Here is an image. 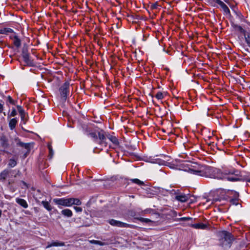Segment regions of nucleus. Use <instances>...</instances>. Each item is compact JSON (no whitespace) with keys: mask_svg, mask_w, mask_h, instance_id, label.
<instances>
[{"mask_svg":"<svg viewBox=\"0 0 250 250\" xmlns=\"http://www.w3.org/2000/svg\"><path fill=\"white\" fill-rule=\"evenodd\" d=\"M87 135L89 136L93 139H99L100 140H104L106 139L105 134L104 130L98 128L93 132L87 133Z\"/></svg>","mask_w":250,"mask_h":250,"instance_id":"5","label":"nucleus"},{"mask_svg":"<svg viewBox=\"0 0 250 250\" xmlns=\"http://www.w3.org/2000/svg\"><path fill=\"white\" fill-rule=\"evenodd\" d=\"M14 38V44L17 47L19 48L21 45V42L20 39L16 35L13 37Z\"/></svg>","mask_w":250,"mask_h":250,"instance_id":"18","label":"nucleus"},{"mask_svg":"<svg viewBox=\"0 0 250 250\" xmlns=\"http://www.w3.org/2000/svg\"><path fill=\"white\" fill-rule=\"evenodd\" d=\"M61 214L67 217H71L73 215L72 211L68 208L62 210L61 211Z\"/></svg>","mask_w":250,"mask_h":250,"instance_id":"17","label":"nucleus"},{"mask_svg":"<svg viewBox=\"0 0 250 250\" xmlns=\"http://www.w3.org/2000/svg\"><path fill=\"white\" fill-rule=\"evenodd\" d=\"M227 142H226V141L222 142V144L225 145V144H227Z\"/></svg>","mask_w":250,"mask_h":250,"instance_id":"48","label":"nucleus"},{"mask_svg":"<svg viewBox=\"0 0 250 250\" xmlns=\"http://www.w3.org/2000/svg\"><path fill=\"white\" fill-rule=\"evenodd\" d=\"M219 200L217 198H214L213 199V201H212L211 203H213V202H216L217 201H218Z\"/></svg>","mask_w":250,"mask_h":250,"instance_id":"46","label":"nucleus"},{"mask_svg":"<svg viewBox=\"0 0 250 250\" xmlns=\"http://www.w3.org/2000/svg\"><path fill=\"white\" fill-rule=\"evenodd\" d=\"M1 213H2V211L1 210H0V217L1 216Z\"/></svg>","mask_w":250,"mask_h":250,"instance_id":"50","label":"nucleus"},{"mask_svg":"<svg viewBox=\"0 0 250 250\" xmlns=\"http://www.w3.org/2000/svg\"><path fill=\"white\" fill-rule=\"evenodd\" d=\"M70 83L68 82L64 83L59 88V92L61 96L62 100L65 102L67 95L69 93Z\"/></svg>","mask_w":250,"mask_h":250,"instance_id":"4","label":"nucleus"},{"mask_svg":"<svg viewBox=\"0 0 250 250\" xmlns=\"http://www.w3.org/2000/svg\"><path fill=\"white\" fill-rule=\"evenodd\" d=\"M16 202L18 204H19L20 205H21V207L25 208H27L28 207V204L27 203L26 201L23 199L17 198L16 199Z\"/></svg>","mask_w":250,"mask_h":250,"instance_id":"13","label":"nucleus"},{"mask_svg":"<svg viewBox=\"0 0 250 250\" xmlns=\"http://www.w3.org/2000/svg\"><path fill=\"white\" fill-rule=\"evenodd\" d=\"M191 219V218L189 217H182L180 218V220L182 221L190 220Z\"/></svg>","mask_w":250,"mask_h":250,"instance_id":"40","label":"nucleus"},{"mask_svg":"<svg viewBox=\"0 0 250 250\" xmlns=\"http://www.w3.org/2000/svg\"><path fill=\"white\" fill-rule=\"evenodd\" d=\"M190 198L189 194H180L176 195L175 199L181 202H185Z\"/></svg>","mask_w":250,"mask_h":250,"instance_id":"10","label":"nucleus"},{"mask_svg":"<svg viewBox=\"0 0 250 250\" xmlns=\"http://www.w3.org/2000/svg\"><path fill=\"white\" fill-rule=\"evenodd\" d=\"M17 109L20 114L21 121L23 122V124H25V123L27 121V119H26V114L24 110L22 108V107L20 105H17Z\"/></svg>","mask_w":250,"mask_h":250,"instance_id":"9","label":"nucleus"},{"mask_svg":"<svg viewBox=\"0 0 250 250\" xmlns=\"http://www.w3.org/2000/svg\"><path fill=\"white\" fill-rule=\"evenodd\" d=\"M157 6H158L157 3H153L151 5V7L152 9H156L157 8Z\"/></svg>","mask_w":250,"mask_h":250,"instance_id":"39","label":"nucleus"},{"mask_svg":"<svg viewBox=\"0 0 250 250\" xmlns=\"http://www.w3.org/2000/svg\"><path fill=\"white\" fill-rule=\"evenodd\" d=\"M53 202L59 206H63L64 207L71 206V198H55L53 199Z\"/></svg>","mask_w":250,"mask_h":250,"instance_id":"7","label":"nucleus"},{"mask_svg":"<svg viewBox=\"0 0 250 250\" xmlns=\"http://www.w3.org/2000/svg\"><path fill=\"white\" fill-rule=\"evenodd\" d=\"M214 142H210L208 144V146H211V145L212 144V145L213 146V144H214Z\"/></svg>","mask_w":250,"mask_h":250,"instance_id":"45","label":"nucleus"},{"mask_svg":"<svg viewBox=\"0 0 250 250\" xmlns=\"http://www.w3.org/2000/svg\"><path fill=\"white\" fill-rule=\"evenodd\" d=\"M102 142L103 143H104H104H105V142H104V141H103V142Z\"/></svg>","mask_w":250,"mask_h":250,"instance_id":"54","label":"nucleus"},{"mask_svg":"<svg viewBox=\"0 0 250 250\" xmlns=\"http://www.w3.org/2000/svg\"><path fill=\"white\" fill-rule=\"evenodd\" d=\"M3 109V106L2 104H0V113H1Z\"/></svg>","mask_w":250,"mask_h":250,"instance_id":"43","label":"nucleus"},{"mask_svg":"<svg viewBox=\"0 0 250 250\" xmlns=\"http://www.w3.org/2000/svg\"><path fill=\"white\" fill-rule=\"evenodd\" d=\"M167 139V141H170V138H168V139Z\"/></svg>","mask_w":250,"mask_h":250,"instance_id":"53","label":"nucleus"},{"mask_svg":"<svg viewBox=\"0 0 250 250\" xmlns=\"http://www.w3.org/2000/svg\"><path fill=\"white\" fill-rule=\"evenodd\" d=\"M110 69H112V66H110Z\"/></svg>","mask_w":250,"mask_h":250,"instance_id":"55","label":"nucleus"},{"mask_svg":"<svg viewBox=\"0 0 250 250\" xmlns=\"http://www.w3.org/2000/svg\"><path fill=\"white\" fill-rule=\"evenodd\" d=\"M47 146H48V148L49 149V157H50V158H52V157H53V149H52V148L51 147V146L50 144H48L47 145Z\"/></svg>","mask_w":250,"mask_h":250,"instance_id":"28","label":"nucleus"},{"mask_svg":"<svg viewBox=\"0 0 250 250\" xmlns=\"http://www.w3.org/2000/svg\"><path fill=\"white\" fill-rule=\"evenodd\" d=\"M131 181L135 183V184H137L138 185H143L144 184V182L140 181L139 179H132L131 180Z\"/></svg>","mask_w":250,"mask_h":250,"instance_id":"29","label":"nucleus"},{"mask_svg":"<svg viewBox=\"0 0 250 250\" xmlns=\"http://www.w3.org/2000/svg\"><path fill=\"white\" fill-rule=\"evenodd\" d=\"M191 226L196 229H206L208 228V225L202 223L191 224Z\"/></svg>","mask_w":250,"mask_h":250,"instance_id":"12","label":"nucleus"},{"mask_svg":"<svg viewBox=\"0 0 250 250\" xmlns=\"http://www.w3.org/2000/svg\"><path fill=\"white\" fill-rule=\"evenodd\" d=\"M156 98L158 100H161L163 99L164 96L162 92H159L156 95Z\"/></svg>","mask_w":250,"mask_h":250,"instance_id":"30","label":"nucleus"},{"mask_svg":"<svg viewBox=\"0 0 250 250\" xmlns=\"http://www.w3.org/2000/svg\"><path fill=\"white\" fill-rule=\"evenodd\" d=\"M74 208L76 210V211L77 212H82L83 210L82 208H80V207H74Z\"/></svg>","mask_w":250,"mask_h":250,"instance_id":"37","label":"nucleus"},{"mask_svg":"<svg viewBox=\"0 0 250 250\" xmlns=\"http://www.w3.org/2000/svg\"><path fill=\"white\" fill-rule=\"evenodd\" d=\"M214 2L218 3L219 5H221L223 2L221 0H212Z\"/></svg>","mask_w":250,"mask_h":250,"instance_id":"41","label":"nucleus"},{"mask_svg":"<svg viewBox=\"0 0 250 250\" xmlns=\"http://www.w3.org/2000/svg\"><path fill=\"white\" fill-rule=\"evenodd\" d=\"M28 137L29 139L36 140H39V139H41L40 136H39L38 135H37L36 134L33 133H30L28 135Z\"/></svg>","mask_w":250,"mask_h":250,"instance_id":"21","label":"nucleus"},{"mask_svg":"<svg viewBox=\"0 0 250 250\" xmlns=\"http://www.w3.org/2000/svg\"><path fill=\"white\" fill-rule=\"evenodd\" d=\"M17 145L20 146L26 149L27 150V152H29L31 148L33 146L32 143H24L22 142H19Z\"/></svg>","mask_w":250,"mask_h":250,"instance_id":"11","label":"nucleus"},{"mask_svg":"<svg viewBox=\"0 0 250 250\" xmlns=\"http://www.w3.org/2000/svg\"><path fill=\"white\" fill-rule=\"evenodd\" d=\"M231 192L233 194L234 196V198L232 199L230 201L231 203L233 204L237 205V201L239 197V193L233 190H231Z\"/></svg>","mask_w":250,"mask_h":250,"instance_id":"16","label":"nucleus"},{"mask_svg":"<svg viewBox=\"0 0 250 250\" xmlns=\"http://www.w3.org/2000/svg\"><path fill=\"white\" fill-rule=\"evenodd\" d=\"M89 242L91 244H98V245H103V243H102L101 242H100L99 241H97V240H90Z\"/></svg>","mask_w":250,"mask_h":250,"instance_id":"31","label":"nucleus"},{"mask_svg":"<svg viewBox=\"0 0 250 250\" xmlns=\"http://www.w3.org/2000/svg\"><path fill=\"white\" fill-rule=\"evenodd\" d=\"M220 6L222 8L224 11L228 14L230 13L229 9L228 7V6L224 3L223 2L221 5Z\"/></svg>","mask_w":250,"mask_h":250,"instance_id":"27","label":"nucleus"},{"mask_svg":"<svg viewBox=\"0 0 250 250\" xmlns=\"http://www.w3.org/2000/svg\"><path fill=\"white\" fill-rule=\"evenodd\" d=\"M82 204V202L78 198H71V205L79 206Z\"/></svg>","mask_w":250,"mask_h":250,"instance_id":"19","label":"nucleus"},{"mask_svg":"<svg viewBox=\"0 0 250 250\" xmlns=\"http://www.w3.org/2000/svg\"><path fill=\"white\" fill-rule=\"evenodd\" d=\"M139 220L141 221V222L145 223H148L151 222V220L150 219L144 218H140L139 219Z\"/></svg>","mask_w":250,"mask_h":250,"instance_id":"33","label":"nucleus"},{"mask_svg":"<svg viewBox=\"0 0 250 250\" xmlns=\"http://www.w3.org/2000/svg\"><path fill=\"white\" fill-rule=\"evenodd\" d=\"M184 147H186V145H185V144H184Z\"/></svg>","mask_w":250,"mask_h":250,"instance_id":"52","label":"nucleus"},{"mask_svg":"<svg viewBox=\"0 0 250 250\" xmlns=\"http://www.w3.org/2000/svg\"><path fill=\"white\" fill-rule=\"evenodd\" d=\"M9 174V171L6 169L0 173V181H4Z\"/></svg>","mask_w":250,"mask_h":250,"instance_id":"14","label":"nucleus"},{"mask_svg":"<svg viewBox=\"0 0 250 250\" xmlns=\"http://www.w3.org/2000/svg\"><path fill=\"white\" fill-rule=\"evenodd\" d=\"M240 172L235 169L226 170L222 172L218 168L205 166L202 177L218 179H226L230 181H236L240 180L239 178L235 177L238 176Z\"/></svg>","mask_w":250,"mask_h":250,"instance_id":"1","label":"nucleus"},{"mask_svg":"<svg viewBox=\"0 0 250 250\" xmlns=\"http://www.w3.org/2000/svg\"><path fill=\"white\" fill-rule=\"evenodd\" d=\"M109 45V42H107V45Z\"/></svg>","mask_w":250,"mask_h":250,"instance_id":"51","label":"nucleus"},{"mask_svg":"<svg viewBox=\"0 0 250 250\" xmlns=\"http://www.w3.org/2000/svg\"><path fill=\"white\" fill-rule=\"evenodd\" d=\"M13 30L10 28H4L0 30V34H6L7 33H12Z\"/></svg>","mask_w":250,"mask_h":250,"instance_id":"25","label":"nucleus"},{"mask_svg":"<svg viewBox=\"0 0 250 250\" xmlns=\"http://www.w3.org/2000/svg\"><path fill=\"white\" fill-rule=\"evenodd\" d=\"M17 162L13 159H10L9 160L8 166L10 167H14L17 165Z\"/></svg>","mask_w":250,"mask_h":250,"instance_id":"26","label":"nucleus"},{"mask_svg":"<svg viewBox=\"0 0 250 250\" xmlns=\"http://www.w3.org/2000/svg\"><path fill=\"white\" fill-rule=\"evenodd\" d=\"M28 53L27 48L26 47H23L22 49V56L27 54Z\"/></svg>","mask_w":250,"mask_h":250,"instance_id":"34","label":"nucleus"},{"mask_svg":"<svg viewBox=\"0 0 250 250\" xmlns=\"http://www.w3.org/2000/svg\"><path fill=\"white\" fill-rule=\"evenodd\" d=\"M162 157H163L165 160H163L161 158L152 159L151 157L149 158L147 161L150 163L158 164L160 165H165L169 166V163L167 161H169V157L168 156L161 155Z\"/></svg>","mask_w":250,"mask_h":250,"instance_id":"6","label":"nucleus"},{"mask_svg":"<svg viewBox=\"0 0 250 250\" xmlns=\"http://www.w3.org/2000/svg\"><path fill=\"white\" fill-rule=\"evenodd\" d=\"M2 147H3V149H1V150H3V151H5V149L7 147L8 145L6 143V142H2Z\"/></svg>","mask_w":250,"mask_h":250,"instance_id":"35","label":"nucleus"},{"mask_svg":"<svg viewBox=\"0 0 250 250\" xmlns=\"http://www.w3.org/2000/svg\"><path fill=\"white\" fill-rule=\"evenodd\" d=\"M42 204L44 207L45 208H46L48 211H51L52 209V208L51 207L50 204L48 203V202L46 201H43L42 202Z\"/></svg>","mask_w":250,"mask_h":250,"instance_id":"20","label":"nucleus"},{"mask_svg":"<svg viewBox=\"0 0 250 250\" xmlns=\"http://www.w3.org/2000/svg\"><path fill=\"white\" fill-rule=\"evenodd\" d=\"M182 165L187 167V168L184 170L185 171H188L196 175L202 176L205 166L200 165L197 163L189 161L184 163Z\"/></svg>","mask_w":250,"mask_h":250,"instance_id":"3","label":"nucleus"},{"mask_svg":"<svg viewBox=\"0 0 250 250\" xmlns=\"http://www.w3.org/2000/svg\"><path fill=\"white\" fill-rule=\"evenodd\" d=\"M24 62L27 65L31 66L33 64V62L30 59L29 53L22 56Z\"/></svg>","mask_w":250,"mask_h":250,"instance_id":"15","label":"nucleus"},{"mask_svg":"<svg viewBox=\"0 0 250 250\" xmlns=\"http://www.w3.org/2000/svg\"><path fill=\"white\" fill-rule=\"evenodd\" d=\"M232 26L236 30H237L238 31L241 32V33H243L244 32V29L242 28V27L239 25H237V24H234V23H232Z\"/></svg>","mask_w":250,"mask_h":250,"instance_id":"24","label":"nucleus"},{"mask_svg":"<svg viewBox=\"0 0 250 250\" xmlns=\"http://www.w3.org/2000/svg\"><path fill=\"white\" fill-rule=\"evenodd\" d=\"M17 114V111L15 108L12 109V111L10 114V116L14 117Z\"/></svg>","mask_w":250,"mask_h":250,"instance_id":"36","label":"nucleus"},{"mask_svg":"<svg viewBox=\"0 0 250 250\" xmlns=\"http://www.w3.org/2000/svg\"><path fill=\"white\" fill-rule=\"evenodd\" d=\"M218 236L219 237V245L225 249L230 247L232 241L234 238L232 234L227 231H220L218 232Z\"/></svg>","mask_w":250,"mask_h":250,"instance_id":"2","label":"nucleus"},{"mask_svg":"<svg viewBox=\"0 0 250 250\" xmlns=\"http://www.w3.org/2000/svg\"><path fill=\"white\" fill-rule=\"evenodd\" d=\"M7 100L11 104L13 105L15 104V102L12 99L11 96H8L7 97Z\"/></svg>","mask_w":250,"mask_h":250,"instance_id":"32","label":"nucleus"},{"mask_svg":"<svg viewBox=\"0 0 250 250\" xmlns=\"http://www.w3.org/2000/svg\"><path fill=\"white\" fill-rule=\"evenodd\" d=\"M245 40H246L247 43H248L249 46L250 47V39H249V37H245Z\"/></svg>","mask_w":250,"mask_h":250,"instance_id":"42","label":"nucleus"},{"mask_svg":"<svg viewBox=\"0 0 250 250\" xmlns=\"http://www.w3.org/2000/svg\"><path fill=\"white\" fill-rule=\"evenodd\" d=\"M17 123V120L15 118L11 119L9 123V126L11 129H14Z\"/></svg>","mask_w":250,"mask_h":250,"instance_id":"22","label":"nucleus"},{"mask_svg":"<svg viewBox=\"0 0 250 250\" xmlns=\"http://www.w3.org/2000/svg\"><path fill=\"white\" fill-rule=\"evenodd\" d=\"M110 141H117V139L115 136L110 134Z\"/></svg>","mask_w":250,"mask_h":250,"instance_id":"38","label":"nucleus"},{"mask_svg":"<svg viewBox=\"0 0 250 250\" xmlns=\"http://www.w3.org/2000/svg\"><path fill=\"white\" fill-rule=\"evenodd\" d=\"M245 181L248 182H249L250 183V178H249V179H244Z\"/></svg>","mask_w":250,"mask_h":250,"instance_id":"47","label":"nucleus"},{"mask_svg":"<svg viewBox=\"0 0 250 250\" xmlns=\"http://www.w3.org/2000/svg\"><path fill=\"white\" fill-rule=\"evenodd\" d=\"M110 225L121 228H132L133 227L132 225L128 224L114 219L110 220Z\"/></svg>","mask_w":250,"mask_h":250,"instance_id":"8","label":"nucleus"},{"mask_svg":"<svg viewBox=\"0 0 250 250\" xmlns=\"http://www.w3.org/2000/svg\"><path fill=\"white\" fill-rule=\"evenodd\" d=\"M22 183L23 184V185H25V186H27V185H26V183H25L24 182L22 181Z\"/></svg>","mask_w":250,"mask_h":250,"instance_id":"49","label":"nucleus"},{"mask_svg":"<svg viewBox=\"0 0 250 250\" xmlns=\"http://www.w3.org/2000/svg\"><path fill=\"white\" fill-rule=\"evenodd\" d=\"M64 244L63 242H61V243L53 242V243H51L50 244L48 245L46 247V248H50V247H54V246H55V247L62 246H64Z\"/></svg>","mask_w":250,"mask_h":250,"instance_id":"23","label":"nucleus"},{"mask_svg":"<svg viewBox=\"0 0 250 250\" xmlns=\"http://www.w3.org/2000/svg\"><path fill=\"white\" fill-rule=\"evenodd\" d=\"M90 226V225L89 224H86L83 225L81 227H89Z\"/></svg>","mask_w":250,"mask_h":250,"instance_id":"44","label":"nucleus"}]
</instances>
